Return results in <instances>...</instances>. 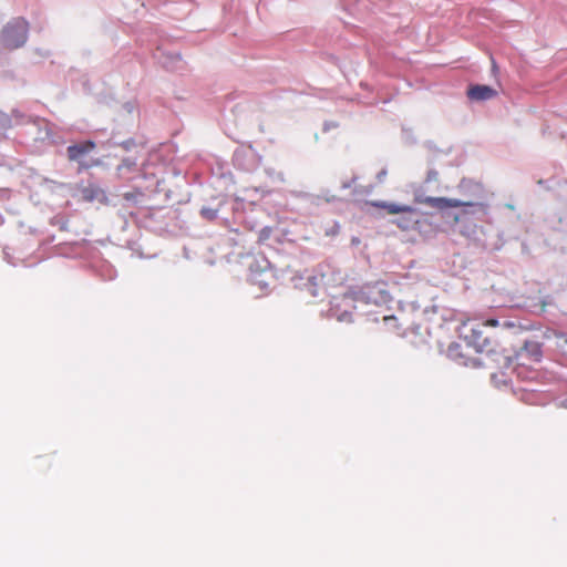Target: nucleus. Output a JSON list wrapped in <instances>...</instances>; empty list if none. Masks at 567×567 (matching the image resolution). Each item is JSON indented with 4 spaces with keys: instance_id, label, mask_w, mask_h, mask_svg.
<instances>
[{
    "instance_id": "1",
    "label": "nucleus",
    "mask_w": 567,
    "mask_h": 567,
    "mask_svg": "<svg viewBox=\"0 0 567 567\" xmlns=\"http://www.w3.org/2000/svg\"><path fill=\"white\" fill-rule=\"evenodd\" d=\"M483 327L512 328L514 324L509 321L501 323L497 319H487L482 322H476L474 320H466L462 322L458 328V339L470 342L476 351H480L482 354H489L496 351V342L489 337L484 336Z\"/></svg>"
},
{
    "instance_id": "2",
    "label": "nucleus",
    "mask_w": 567,
    "mask_h": 567,
    "mask_svg": "<svg viewBox=\"0 0 567 567\" xmlns=\"http://www.w3.org/2000/svg\"><path fill=\"white\" fill-rule=\"evenodd\" d=\"M368 204L375 208L384 209L390 215H398V217L392 220V224L403 231L419 230L421 227L420 214L417 209L412 206L382 200H373Z\"/></svg>"
},
{
    "instance_id": "3",
    "label": "nucleus",
    "mask_w": 567,
    "mask_h": 567,
    "mask_svg": "<svg viewBox=\"0 0 567 567\" xmlns=\"http://www.w3.org/2000/svg\"><path fill=\"white\" fill-rule=\"evenodd\" d=\"M446 355L450 360L455 362L458 365L470 367V368H478L484 365V362L481 358L482 353L476 351V349L466 341L452 342L447 350Z\"/></svg>"
},
{
    "instance_id": "4",
    "label": "nucleus",
    "mask_w": 567,
    "mask_h": 567,
    "mask_svg": "<svg viewBox=\"0 0 567 567\" xmlns=\"http://www.w3.org/2000/svg\"><path fill=\"white\" fill-rule=\"evenodd\" d=\"M29 24L24 19L10 21L1 32V44L7 50L22 47L28 39Z\"/></svg>"
},
{
    "instance_id": "5",
    "label": "nucleus",
    "mask_w": 567,
    "mask_h": 567,
    "mask_svg": "<svg viewBox=\"0 0 567 567\" xmlns=\"http://www.w3.org/2000/svg\"><path fill=\"white\" fill-rule=\"evenodd\" d=\"M415 202L419 204H424L432 208L444 210L447 208H457V207H476L483 213L487 212V205L481 202L473 200H460L455 198H446V197H432V196H417L415 197Z\"/></svg>"
},
{
    "instance_id": "6",
    "label": "nucleus",
    "mask_w": 567,
    "mask_h": 567,
    "mask_svg": "<svg viewBox=\"0 0 567 567\" xmlns=\"http://www.w3.org/2000/svg\"><path fill=\"white\" fill-rule=\"evenodd\" d=\"M96 144L93 141H84L74 145H70L66 148L68 158L72 162L79 163L80 169H89L101 164L100 159H93L91 162H84V157L94 151Z\"/></svg>"
},
{
    "instance_id": "7",
    "label": "nucleus",
    "mask_w": 567,
    "mask_h": 567,
    "mask_svg": "<svg viewBox=\"0 0 567 567\" xmlns=\"http://www.w3.org/2000/svg\"><path fill=\"white\" fill-rule=\"evenodd\" d=\"M248 280L252 286H256L260 292H267L274 281V274L268 268L259 269L251 265Z\"/></svg>"
},
{
    "instance_id": "8",
    "label": "nucleus",
    "mask_w": 567,
    "mask_h": 567,
    "mask_svg": "<svg viewBox=\"0 0 567 567\" xmlns=\"http://www.w3.org/2000/svg\"><path fill=\"white\" fill-rule=\"evenodd\" d=\"M497 91L488 85H472L467 91V96L474 101H486L495 97Z\"/></svg>"
},
{
    "instance_id": "9",
    "label": "nucleus",
    "mask_w": 567,
    "mask_h": 567,
    "mask_svg": "<svg viewBox=\"0 0 567 567\" xmlns=\"http://www.w3.org/2000/svg\"><path fill=\"white\" fill-rule=\"evenodd\" d=\"M82 198L85 202H99L105 204L107 202V196L104 189L100 186L90 184L81 190Z\"/></svg>"
},
{
    "instance_id": "10",
    "label": "nucleus",
    "mask_w": 567,
    "mask_h": 567,
    "mask_svg": "<svg viewBox=\"0 0 567 567\" xmlns=\"http://www.w3.org/2000/svg\"><path fill=\"white\" fill-rule=\"evenodd\" d=\"M458 188L462 193L470 195L472 198L480 199L483 197L484 187L481 183L472 179H462Z\"/></svg>"
},
{
    "instance_id": "11",
    "label": "nucleus",
    "mask_w": 567,
    "mask_h": 567,
    "mask_svg": "<svg viewBox=\"0 0 567 567\" xmlns=\"http://www.w3.org/2000/svg\"><path fill=\"white\" fill-rule=\"evenodd\" d=\"M137 163L134 158H124L122 163L118 165L117 169L118 172H122L123 169L133 171L135 169Z\"/></svg>"
},
{
    "instance_id": "12",
    "label": "nucleus",
    "mask_w": 567,
    "mask_h": 567,
    "mask_svg": "<svg viewBox=\"0 0 567 567\" xmlns=\"http://www.w3.org/2000/svg\"><path fill=\"white\" fill-rule=\"evenodd\" d=\"M458 220H460V217H458V216H455V217H454V221H456V223H457Z\"/></svg>"
},
{
    "instance_id": "13",
    "label": "nucleus",
    "mask_w": 567,
    "mask_h": 567,
    "mask_svg": "<svg viewBox=\"0 0 567 567\" xmlns=\"http://www.w3.org/2000/svg\"><path fill=\"white\" fill-rule=\"evenodd\" d=\"M393 319L392 317H384V320Z\"/></svg>"
},
{
    "instance_id": "14",
    "label": "nucleus",
    "mask_w": 567,
    "mask_h": 567,
    "mask_svg": "<svg viewBox=\"0 0 567 567\" xmlns=\"http://www.w3.org/2000/svg\"><path fill=\"white\" fill-rule=\"evenodd\" d=\"M565 342L567 343V338L565 339Z\"/></svg>"
}]
</instances>
